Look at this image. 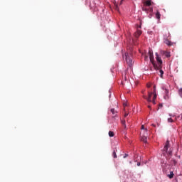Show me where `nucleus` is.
I'll list each match as a JSON object with an SVG mask.
<instances>
[{
    "label": "nucleus",
    "instance_id": "nucleus-22",
    "mask_svg": "<svg viewBox=\"0 0 182 182\" xmlns=\"http://www.w3.org/2000/svg\"><path fill=\"white\" fill-rule=\"evenodd\" d=\"M168 123H173V119L168 118Z\"/></svg>",
    "mask_w": 182,
    "mask_h": 182
},
{
    "label": "nucleus",
    "instance_id": "nucleus-34",
    "mask_svg": "<svg viewBox=\"0 0 182 182\" xmlns=\"http://www.w3.org/2000/svg\"><path fill=\"white\" fill-rule=\"evenodd\" d=\"M143 95H144V91H142Z\"/></svg>",
    "mask_w": 182,
    "mask_h": 182
},
{
    "label": "nucleus",
    "instance_id": "nucleus-15",
    "mask_svg": "<svg viewBox=\"0 0 182 182\" xmlns=\"http://www.w3.org/2000/svg\"><path fill=\"white\" fill-rule=\"evenodd\" d=\"M141 130H144V132L146 133V134H147L148 130H147V128L144 129V125H141Z\"/></svg>",
    "mask_w": 182,
    "mask_h": 182
},
{
    "label": "nucleus",
    "instance_id": "nucleus-3",
    "mask_svg": "<svg viewBox=\"0 0 182 182\" xmlns=\"http://www.w3.org/2000/svg\"><path fill=\"white\" fill-rule=\"evenodd\" d=\"M151 96H153V91H148V97L144 95L142 97L149 103H151Z\"/></svg>",
    "mask_w": 182,
    "mask_h": 182
},
{
    "label": "nucleus",
    "instance_id": "nucleus-33",
    "mask_svg": "<svg viewBox=\"0 0 182 182\" xmlns=\"http://www.w3.org/2000/svg\"><path fill=\"white\" fill-rule=\"evenodd\" d=\"M149 109H150L151 107L150 105L148 106Z\"/></svg>",
    "mask_w": 182,
    "mask_h": 182
},
{
    "label": "nucleus",
    "instance_id": "nucleus-30",
    "mask_svg": "<svg viewBox=\"0 0 182 182\" xmlns=\"http://www.w3.org/2000/svg\"><path fill=\"white\" fill-rule=\"evenodd\" d=\"M127 106V104H124V107H126Z\"/></svg>",
    "mask_w": 182,
    "mask_h": 182
},
{
    "label": "nucleus",
    "instance_id": "nucleus-5",
    "mask_svg": "<svg viewBox=\"0 0 182 182\" xmlns=\"http://www.w3.org/2000/svg\"><path fill=\"white\" fill-rule=\"evenodd\" d=\"M169 147H170V141H166V144L164 147V151H166V153H167V151L168 150Z\"/></svg>",
    "mask_w": 182,
    "mask_h": 182
},
{
    "label": "nucleus",
    "instance_id": "nucleus-36",
    "mask_svg": "<svg viewBox=\"0 0 182 182\" xmlns=\"http://www.w3.org/2000/svg\"><path fill=\"white\" fill-rule=\"evenodd\" d=\"M139 28H141V26H140Z\"/></svg>",
    "mask_w": 182,
    "mask_h": 182
},
{
    "label": "nucleus",
    "instance_id": "nucleus-17",
    "mask_svg": "<svg viewBox=\"0 0 182 182\" xmlns=\"http://www.w3.org/2000/svg\"><path fill=\"white\" fill-rule=\"evenodd\" d=\"M121 123L124 126V129H126V120L121 121Z\"/></svg>",
    "mask_w": 182,
    "mask_h": 182
},
{
    "label": "nucleus",
    "instance_id": "nucleus-6",
    "mask_svg": "<svg viewBox=\"0 0 182 182\" xmlns=\"http://www.w3.org/2000/svg\"><path fill=\"white\" fill-rule=\"evenodd\" d=\"M164 90H165V96H164V99L166 100H167L170 97H169V95H168V90H167V89H164Z\"/></svg>",
    "mask_w": 182,
    "mask_h": 182
},
{
    "label": "nucleus",
    "instance_id": "nucleus-2",
    "mask_svg": "<svg viewBox=\"0 0 182 182\" xmlns=\"http://www.w3.org/2000/svg\"><path fill=\"white\" fill-rule=\"evenodd\" d=\"M125 60L129 68L133 66V60L132 59V55L129 54V53H125Z\"/></svg>",
    "mask_w": 182,
    "mask_h": 182
},
{
    "label": "nucleus",
    "instance_id": "nucleus-13",
    "mask_svg": "<svg viewBox=\"0 0 182 182\" xmlns=\"http://www.w3.org/2000/svg\"><path fill=\"white\" fill-rule=\"evenodd\" d=\"M142 11H144V12L148 13L149 12V8L146 7V6H144L142 7Z\"/></svg>",
    "mask_w": 182,
    "mask_h": 182
},
{
    "label": "nucleus",
    "instance_id": "nucleus-28",
    "mask_svg": "<svg viewBox=\"0 0 182 182\" xmlns=\"http://www.w3.org/2000/svg\"><path fill=\"white\" fill-rule=\"evenodd\" d=\"M122 4H123V0H121L119 2V6L122 5Z\"/></svg>",
    "mask_w": 182,
    "mask_h": 182
},
{
    "label": "nucleus",
    "instance_id": "nucleus-16",
    "mask_svg": "<svg viewBox=\"0 0 182 182\" xmlns=\"http://www.w3.org/2000/svg\"><path fill=\"white\" fill-rule=\"evenodd\" d=\"M109 137H114V132L109 131Z\"/></svg>",
    "mask_w": 182,
    "mask_h": 182
},
{
    "label": "nucleus",
    "instance_id": "nucleus-20",
    "mask_svg": "<svg viewBox=\"0 0 182 182\" xmlns=\"http://www.w3.org/2000/svg\"><path fill=\"white\" fill-rule=\"evenodd\" d=\"M169 178H173L174 177V173L173 172L170 173V175H168Z\"/></svg>",
    "mask_w": 182,
    "mask_h": 182
},
{
    "label": "nucleus",
    "instance_id": "nucleus-7",
    "mask_svg": "<svg viewBox=\"0 0 182 182\" xmlns=\"http://www.w3.org/2000/svg\"><path fill=\"white\" fill-rule=\"evenodd\" d=\"M140 35H141V30L137 29L136 32L134 33L135 38H139Z\"/></svg>",
    "mask_w": 182,
    "mask_h": 182
},
{
    "label": "nucleus",
    "instance_id": "nucleus-4",
    "mask_svg": "<svg viewBox=\"0 0 182 182\" xmlns=\"http://www.w3.org/2000/svg\"><path fill=\"white\" fill-rule=\"evenodd\" d=\"M153 100H152V103L154 105H156V100L157 99V95L156 94V85H154L153 87Z\"/></svg>",
    "mask_w": 182,
    "mask_h": 182
},
{
    "label": "nucleus",
    "instance_id": "nucleus-9",
    "mask_svg": "<svg viewBox=\"0 0 182 182\" xmlns=\"http://www.w3.org/2000/svg\"><path fill=\"white\" fill-rule=\"evenodd\" d=\"M141 140L144 143H147V136L146 135H143L142 136H141Z\"/></svg>",
    "mask_w": 182,
    "mask_h": 182
},
{
    "label": "nucleus",
    "instance_id": "nucleus-27",
    "mask_svg": "<svg viewBox=\"0 0 182 182\" xmlns=\"http://www.w3.org/2000/svg\"><path fill=\"white\" fill-rule=\"evenodd\" d=\"M127 116H129V113H125L124 114V117H127Z\"/></svg>",
    "mask_w": 182,
    "mask_h": 182
},
{
    "label": "nucleus",
    "instance_id": "nucleus-35",
    "mask_svg": "<svg viewBox=\"0 0 182 182\" xmlns=\"http://www.w3.org/2000/svg\"><path fill=\"white\" fill-rule=\"evenodd\" d=\"M181 119H182V114H181Z\"/></svg>",
    "mask_w": 182,
    "mask_h": 182
},
{
    "label": "nucleus",
    "instance_id": "nucleus-26",
    "mask_svg": "<svg viewBox=\"0 0 182 182\" xmlns=\"http://www.w3.org/2000/svg\"><path fill=\"white\" fill-rule=\"evenodd\" d=\"M128 156H129V154H125V155L124 156V159H126V157H128Z\"/></svg>",
    "mask_w": 182,
    "mask_h": 182
},
{
    "label": "nucleus",
    "instance_id": "nucleus-10",
    "mask_svg": "<svg viewBox=\"0 0 182 182\" xmlns=\"http://www.w3.org/2000/svg\"><path fill=\"white\" fill-rule=\"evenodd\" d=\"M161 53L162 55H166V58H170V53L166 51H161Z\"/></svg>",
    "mask_w": 182,
    "mask_h": 182
},
{
    "label": "nucleus",
    "instance_id": "nucleus-11",
    "mask_svg": "<svg viewBox=\"0 0 182 182\" xmlns=\"http://www.w3.org/2000/svg\"><path fill=\"white\" fill-rule=\"evenodd\" d=\"M155 70H159V73L161 74V77H163V75H164V71H163V70H161V68H160V69H155Z\"/></svg>",
    "mask_w": 182,
    "mask_h": 182
},
{
    "label": "nucleus",
    "instance_id": "nucleus-24",
    "mask_svg": "<svg viewBox=\"0 0 182 182\" xmlns=\"http://www.w3.org/2000/svg\"><path fill=\"white\" fill-rule=\"evenodd\" d=\"M149 12L151 14L153 12V8H149Z\"/></svg>",
    "mask_w": 182,
    "mask_h": 182
},
{
    "label": "nucleus",
    "instance_id": "nucleus-8",
    "mask_svg": "<svg viewBox=\"0 0 182 182\" xmlns=\"http://www.w3.org/2000/svg\"><path fill=\"white\" fill-rule=\"evenodd\" d=\"M144 6H151V1H150V0L146 1L144 3Z\"/></svg>",
    "mask_w": 182,
    "mask_h": 182
},
{
    "label": "nucleus",
    "instance_id": "nucleus-18",
    "mask_svg": "<svg viewBox=\"0 0 182 182\" xmlns=\"http://www.w3.org/2000/svg\"><path fill=\"white\" fill-rule=\"evenodd\" d=\"M171 164H173V166H176V164H177V161L175 159L171 160Z\"/></svg>",
    "mask_w": 182,
    "mask_h": 182
},
{
    "label": "nucleus",
    "instance_id": "nucleus-25",
    "mask_svg": "<svg viewBox=\"0 0 182 182\" xmlns=\"http://www.w3.org/2000/svg\"><path fill=\"white\" fill-rule=\"evenodd\" d=\"M115 9H116V11H119V6L115 5Z\"/></svg>",
    "mask_w": 182,
    "mask_h": 182
},
{
    "label": "nucleus",
    "instance_id": "nucleus-12",
    "mask_svg": "<svg viewBox=\"0 0 182 182\" xmlns=\"http://www.w3.org/2000/svg\"><path fill=\"white\" fill-rule=\"evenodd\" d=\"M165 43L166 45H167L168 46H171V45H173V43H171V41L166 40L165 41Z\"/></svg>",
    "mask_w": 182,
    "mask_h": 182
},
{
    "label": "nucleus",
    "instance_id": "nucleus-29",
    "mask_svg": "<svg viewBox=\"0 0 182 182\" xmlns=\"http://www.w3.org/2000/svg\"><path fill=\"white\" fill-rule=\"evenodd\" d=\"M171 151H168V154H171Z\"/></svg>",
    "mask_w": 182,
    "mask_h": 182
},
{
    "label": "nucleus",
    "instance_id": "nucleus-1",
    "mask_svg": "<svg viewBox=\"0 0 182 182\" xmlns=\"http://www.w3.org/2000/svg\"><path fill=\"white\" fill-rule=\"evenodd\" d=\"M149 56L151 61V63H152L154 69H161L163 68V60H161V58L159 56V54L156 53V59L158 62V64H156L154 62V56H153V50H149Z\"/></svg>",
    "mask_w": 182,
    "mask_h": 182
},
{
    "label": "nucleus",
    "instance_id": "nucleus-32",
    "mask_svg": "<svg viewBox=\"0 0 182 182\" xmlns=\"http://www.w3.org/2000/svg\"><path fill=\"white\" fill-rule=\"evenodd\" d=\"M152 126H153L154 127H156V125H154V124H152Z\"/></svg>",
    "mask_w": 182,
    "mask_h": 182
},
{
    "label": "nucleus",
    "instance_id": "nucleus-31",
    "mask_svg": "<svg viewBox=\"0 0 182 182\" xmlns=\"http://www.w3.org/2000/svg\"><path fill=\"white\" fill-rule=\"evenodd\" d=\"M137 166H140V162L137 163Z\"/></svg>",
    "mask_w": 182,
    "mask_h": 182
},
{
    "label": "nucleus",
    "instance_id": "nucleus-23",
    "mask_svg": "<svg viewBox=\"0 0 182 182\" xmlns=\"http://www.w3.org/2000/svg\"><path fill=\"white\" fill-rule=\"evenodd\" d=\"M146 87H148V89H150V87H151V83L146 84Z\"/></svg>",
    "mask_w": 182,
    "mask_h": 182
},
{
    "label": "nucleus",
    "instance_id": "nucleus-19",
    "mask_svg": "<svg viewBox=\"0 0 182 182\" xmlns=\"http://www.w3.org/2000/svg\"><path fill=\"white\" fill-rule=\"evenodd\" d=\"M112 156H113L114 159H117V155L116 154V151H113Z\"/></svg>",
    "mask_w": 182,
    "mask_h": 182
},
{
    "label": "nucleus",
    "instance_id": "nucleus-14",
    "mask_svg": "<svg viewBox=\"0 0 182 182\" xmlns=\"http://www.w3.org/2000/svg\"><path fill=\"white\" fill-rule=\"evenodd\" d=\"M160 16H161L160 11H157L156 14V19H160Z\"/></svg>",
    "mask_w": 182,
    "mask_h": 182
},
{
    "label": "nucleus",
    "instance_id": "nucleus-21",
    "mask_svg": "<svg viewBox=\"0 0 182 182\" xmlns=\"http://www.w3.org/2000/svg\"><path fill=\"white\" fill-rule=\"evenodd\" d=\"M110 112H111V113H112V114H114L116 111L114 110V108H112V109H111Z\"/></svg>",
    "mask_w": 182,
    "mask_h": 182
}]
</instances>
